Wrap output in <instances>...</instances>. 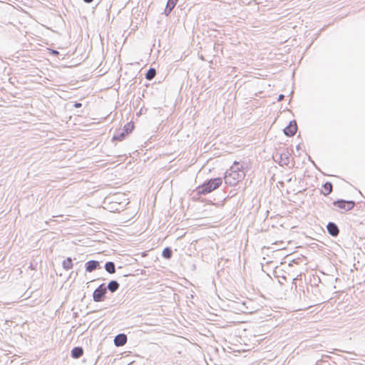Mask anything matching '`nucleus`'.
<instances>
[{
    "label": "nucleus",
    "instance_id": "obj_1",
    "mask_svg": "<svg viewBox=\"0 0 365 365\" xmlns=\"http://www.w3.org/2000/svg\"><path fill=\"white\" fill-rule=\"evenodd\" d=\"M245 176V173L242 170V165L237 161L225 173V182L230 186L236 185L239 182L242 180Z\"/></svg>",
    "mask_w": 365,
    "mask_h": 365
},
{
    "label": "nucleus",
    "instance_id": "obj_2",
    "mask_svg": "<svg viewBox=\"0 0 365 365\" xmlns=\"http://www.w3.org/2000/svg\"><path fill=\"white\" fill-rule=\"evenodd\" d=\"M222 179L221 178H211L198 186L196 189L198 195H207L217 189L222 185Z\"/></svg>",
    "mask_w": 365,
    "mask_h": 365
},
{
    "label": "nucleus",
    "instance_id": "obj_3",
    "mask_svg": "<svg viewBox=\"0 0 365 365\" xmlns=\"http://www.w3.org/2000/svg\"><path fill=\"white\" fill-rule=\"evenodd\" d=\"M134 127V123L132 122L126 123L123 128L115 131V134L113 136L112 140L113 141L123 140L126 138V136L133 131Z\"/></svg>",
    "mask_w": 365,
    "mask_h": 365
},
{
    "label": "nucleus",
    "instance_id": "obj_4",
    "mask_svg": "<svg viewBox=\"0 0 365 365\" xmlns=\"http://www.w3.org/2000/svg\"><path fill=\"white\" fill-rule=\"evenodd\" d=\"M107 289L105 284H100L93 292V299L96 302H101L105 300Z\"/></svg>",
    "mask_w": 365,
    "mask_h": 365
},
{
    "label": "nucleus",
    "instance_id": "obj_5",
    "mask_svg": "<svg viewBox=\"0 0 365 365\" xmlns=\"http://www.w3.org/2000/svg\"><path fill=\"white\" fill-rule=\"evenodd\" d=\"M333 205L341 210H344V211H349L354 208L355 202L354 200L339 199L334 201Z\"/></svg>",
    "mask_w": 365,
    "mask_h": 365
},
{
    "label": "nucleus",
    "instance_id": "obj_6",
    "mask_svg": "<svg viewBox=\"0 0 365 365\" xmlns=\"http://www.w3.org/2000/svg\"><path fill=\"white\" fill-rule=\"evenodd\" d=\"M297 130V124L295 120H291L283 130L284 133L287 137H292Z\"/></svg>",
    "mask_w": 365,
    "mask_h": 365
},
{
    "label": "nucleus",
    "instance_id": "obj_7",
    "mask_svg": "<svg viewBox=\"0 0 365 365\" xmlns=\"http://www.w3.org/2000/svg\"><path fill=\"white\" fill-rule=\"evenodd\" d=\"M327 230L329 235L332 237H337L339 234V229L338 225L333 222H329L327 225Z\"/></svg>",
    "mask_w": 365,
    "mask_h": 365
},
{
    "label": "nucleus",
    "instance_id": "obj_8",
    "mask_svg": "<svg viewBox=\"0 0 365 365\" xmlns=\"http://www.w3.org/2000/svg\"><path fill=\"white\" fill-rule=\"evenodd\" d=\"M127 335L123 333L117 334L113 340L115 346L118 347L124 346L127 343Z\"/></svg>",
    "mask_w": 365,
    "mask_h": 365
},
{
    "label": "nucleus",
    "instance_id": "obj_9",
    "mask_svg": "<svg viewBox=\"0 0 365 365\" xmlns=\"http://www.w3.org/2000/svg\"><path fill=\"white\" fill-rule=\"evenodd\" d=\"M101 268L100 262L97 260H89L85 264V269L88 272H92L93 271Z\"/></svg>",
    "mask_w": 365,
    "mask_h": 365
},
{
    "label": "nucleus",
    "instance_id": "obj_10",
    "mask_svg": "<svg viewBox=\"0 0 365 365\" xmlns=\"http://www.w3.org/2000/svg\"><path fill=\"white\" fill-rule=\"evenodd\" d=\"M279 158L277 160L280 165H288L289 163V153L288 152H284L282 153H277L276 157Z\"/></svg>",
    "mask_w": 365,
    "mask_h": 365
},
{
    "label": "nucleus",
    "instance_id": "obj_11",
    "mask_svg": "<svg viewBox=\"0 0 365 365\" xmlns=\"http://www.w3.org/2000/svg\"><path fill=\"white\" fill-rule=\"evenodd\" d=\"M83 354V349L81 346H76L72 349L71 356L73 359H79Z\"/></svg>",
    "mask_w": 365,
    "mask_h": 365
},
{
    "label": "nucleus",
    "instance_id": "obj_12",
    "mask_svg": "<svg viewBox=\"0 0 365 365\" xmlns=\"http://www.w3.org/2000/svg\"><path fill=\"white\" fill-rule=\"evenodd\" d=\"M177 4L176 1L174 0H168L166 4V6L164 10V14L165 16H169L173 9L175 8Z\"/></svg>",
    "mask_w": 365,
    "mask_h": 365
},
{
    "label": "nucleus",
    "instance_id": "obj_13",
    "mask_svg": "<svg viewBox=\"0 0 365 365\" xmlns=\"http://www.w3.org/2000/svg\"><path fill=\"white\" fill-rule=\"evenodd\" d=\"M106 289L109 290L110 292H115L120 287L119 283L116 280H111L108 282Z\"/></svg>",
    "mask_w": 365,
    "mask_h": 365
},
{
    "label": "nucleus",
    "instance_id": "obj_14",
    "mask_svg": "<svg viewBox=\"0 0 365 365\" xmlns=\"http://www.w3.org/2000/svg\"><path fill=\"white\" fill-rule=\"evenodd\" d=\"M104 268L109 274H114L115 272V264L113 262H106Z\"/></svg>",
    "mask_w": 365,
    "mask_h": 365
},
{
    "label": "nucleus",
    "instance_id": "obj_15",
    "mask_svg": "<svg viewBox=\"0 0 365 365\" xmlns=\"http://www.w3.org/2000/svg\"><path fill=\"white\" fill-rule=\"evenodd\" d=\"M323 190L322 191V193L327 196L329 195L332 191V184L330 182H326L323 186Z\"/></svg>",
    "mask_w": 365,
    "mask_h": 365
},
{
    "label": "nucleus",
    "instance_id": "obj_16",
    "mask_svg": "<svg viewBox=\"0 0 365 365\" xmlns=\"http://www.w3.org/2000/svg\"><path fill=\"white\" fill-rule=\"evenodd\" d=\"M73 266L72 259L71 257H67L62 262V267L64 269L68 270L71 269Z\"/></svg>",
    "mask_w": 365,
    "mask_h": 365
},
{
    "label": "nucleus",
    "instance_id": "obj_17",
    "mask_svg": "<svg viewBox=\"0 0 365 365\" xmlns=\"http://www.w3.org/2000/svg\"><path fill=\"white\" fill-rule=\"evenodd\" d=\"M162 256L165 259H170L172 257V256H173V250H172V249L170 247H165L163 249V250Z\"/></svg>",
    "mask_w": 365,
    "mask_h": 365
},
{
    "label": "nucleus",
    "instance_id": "obj_18",
    "mask_svg": "<svg viewBox=\"0 0 365 365\" xmlns=\"http://www.w3.org/2000/svg\"><path fill=\"white\" fill-rule=\"evenodd\" d=\"M156 76V70L154 68H150L146 73H145V78L148 81H151L154 78V77Z\"/></svg>",
    "mask_w": 365,
    "mask_h": 365
},
{
    "label": "nucleus",
    "instance_id": "obj_19",
    "mask_svg": "<svg viewBox=\"0 0 365 365\" xmlns=\"http://www.w3.org/2000/svg\"><path fill=\"white\" fill-rule=\"evenodd\" d=\"M284 96L283 94H280L279 96H278V98H277V101H281L284 99Z\"/></svg>",
    "mask_w": 365,
    "mask_h": 365
},
{
    "label": "nucleus",
    "instance_id": "obj_20",
    "mask_svg": "<svg viewBox=\"0 0 365 365\" xmlns=\"http://www.w3.org/2000/svg\"><path fill=\"white\" fill-rule=\"evenodd\" d=\"M81 106H82V104L81 103H78V102H76L74 103V107L75 108H80V107H81Z\"/></svg>",
    "mask_w": 365,
    "mask_h": 365
},
{
    "label": "nucleus",
    "instance_id": "obj_21",
    "mask_svg": "<svg viewBox=\"0 0 365 365\" xmlns=\"http://www.w3.org/2000/svg\"><path fill=\"white\" fill-rule=\"evenodd\" d=\"M52 53L54 54V55H58L59 53H58V51L52 50Z\"/></svg>",
    "mask_w": 365,
    "mask_h": 365
},
{
    "label": "nucleus",
    "instance_id": "obj_22",
    "mask_svg": "<svg viewBox=\"0 0 365 365\" xmlns=\"http://www.w3.org/2000/svg\"><path fill=\"white\" fill-rule=\"evenodd\" d=\"M93 0H83V1L87 4H91V2H93Z\"/></svg>",
    "mask_w": 365,
    "mask_h": 365
}]
</instances>
